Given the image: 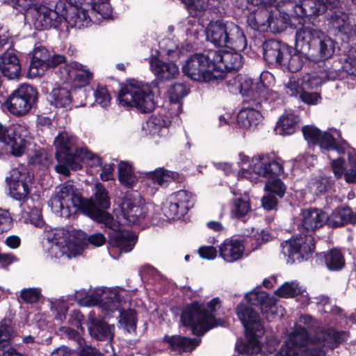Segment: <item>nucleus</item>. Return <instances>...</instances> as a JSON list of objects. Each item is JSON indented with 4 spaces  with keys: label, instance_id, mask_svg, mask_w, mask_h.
Instances as JSON below:
<instances>
[{
    "label": "nucleus",
    "instance_id": "f257e3e1",
    "mask_svg": "<svg viewBox=\"0 0 356 356\" xmlns=\"http://www.w3.org/2000/svg\"><path fill=\"white\" fill-rule=\"evenodd\" d=\"M297 326L282 346L277 356H325L328 349H334L343 341L344 333L332 329L319 330L312 337L307 329H312L315 321L309 315H302Z\"/></svg>",
    "mask_w": 356,
    "mask_h": 356
},
{
    "label": "nucleus",
    "instance_id": "f03ea898",
    "mask_svg": "<svg viewBox=\"0 0 356 356\" xmlns=\"http://www.w3.org/2000/svg\"><path fill=\"white\" fill-rule=\"evenodd\" d=\"M49 205L55 214L67 218L79 210L86 216L87 209L106 210L110 207V199L102 184H95L91 198L83 199L73 184L66 183L57 188L56 194L49 201Z\"/></svg>",
    "mask_w": 356,
    "mask_h": 356
},
{
    "label": "nucleus",
    "instance_id": "7ed1b4c3",
    "mask_svg": "<svg viewBox=\"0 0 356 356\" xmlns=\"http://www.w3.org/2000/svg\"><path fill=\"white\" fill-rule=\"evenodd\" d=\"M76 143V137L67 132L60 133L56 137L54 145L58 164L55 170L58 173L69 176L70 169H81L83 162L91 166H102L101 158L86 148H79Z\"/></svg>",
    "mask_w": 356,
    "mask_h": 356
},
{
    "label": "nucleus",
    "instance_id": "20e7f679",
    "mask_svg": "<svg viewBox=\"0 0 356 356\" xmlns=\"http://www.w3.org/2000/svg\"><path fill=\"white\" fill-rule=\"evenodd\" d=\"M346 74L356 76V49H350L340 60L320 61L318 68L303 75L300 81L304 89H312L327 81L343 79Z\"/></svg>",
    "mask_w": 356,
    "mask_h": 356
},
{
    "label": "nucleus",
    "instance_id": "39448f33",
    "mask_svg": "<svg viewBox=\"0 0 356 356\" xmlns=\"http://www.w3.org/2000/svg\"><path fill=\"white\" fill-rule=\"evenodd\" d=\"M282 165L267 156H259L252 158L248 168H241L239 176L246 178L252 182H257L259 178H267L266 188L282 197L285 193L286 186L277 176L283 172Z\"/></svg>",
    "mask_w": 356,
    "mask_h": 356
},
{
    "label": "nucleus",
    "instance_id": "423d86ee",
    "mask_svg": "<svg viewBox=\"0 0 356 356\" xmlns=\"http://www.w3.org/2000/svg\"><path fill=\"white\" fill-rule=\"evenodd\" d=\"M45 252L50 258L70 259L76 257L83 249V234L74 232L70 233L64 229L47 231Z\"/></svg>",
    "mask_w": 356,
    "mask_h": 356
},
{
    "label": "nucleus",
    "instance_id": "0eeeda50",
    "mask_svg": "<svg viewBox=\"0 0 356 356\" xmlns=\"http://www.w3.org/2000/svg\"><path fill=\"white\" fill-rule=\"evenodd\" d=\"M237 316L241 321L246 334L245 342H238L236 349L241 354L254 355L261 351L264 326L260 317L251 307L240 305L236 308Z\"/></svg>",
    "mask_w": 356,
    "mask_h": 356
},
{
    "label": "nucleus",
    "instance_id": "6e6552de",
    "mask_svg": "<svg viewBox=\"0 0 356 356\" xmlns=\"http://www.w3.org/2000/svg\"><path fill=\"white\" fill-rule=\"evenodd\" d=\"M219 303L218 298H213L207 303V309L197 302L185 307L181 316L182 324L191 327L194 334L204 335L210 329L221 324L213 314Z\"/></svg>",
    "mask_w": 356,
    "mask_h": 356
},
{
    "label": "nucleus",
    "instance_id": "1a4fd4ad",
    "mask_svg": "<svg viewBox=\"0 0 356 356\" xmlns=\"http://www.w3.org/2000/svg\"><path fill=\"white\" fill-rule=\"evenodd\" d=\"M87 216L92 219L102 223L108 229L109 243L114 248H118L121 252H129L134 247L136 235L128 230L120 229V225L114 217L105 210L100 211L87 209Z\"/></svg>",
    "mask_w": 356,
    "mask_h": 356
},
{
    "label": "nucleus",
    "instance_id": "9d476101",
    "mask_svg": "<svg viewBox=\"0 0 356 356\" xmlns=\"http://www.w3.org/2000/svg\"><path fill=\"white\" fill-rule=\"evenodd\" d=\"M119 104L124 107H135L144 113L152 112L155 107L154 94L147 86L130 83L118 94Z\"/></svg>",
    "mask_w": 356,
    "mask_h": 356
},
{
    "label": "nucleus",
    "instance_id": "9b49d317",
    "mask_svg": "<svg viewBox=\"0 0 356 356\" xmlns=\"http://www.w3.org/2000/svg\"><path fill=\"white\" fill-rule=\"evenodd\" d=\"M302 131L305 139L309 144L318 145L321 149L327 151L334 150L339 154L347 151L349 164L356 167L355 149L349 148L348 144L345 140L337 143L332 134L327 131L322 132L313 126H305Z\"/></svg>",
    "mask_w": 356,
    "mask_h": 356
},
{
    "label": "nucleus",
    "instance_id": "f8f14e48",
    "mask_svg": "<svg viewBox=\"0 0 356 356\" xmlns=\"http://www.w3.org/2000/svg\"><path fill=\"white\" fill-rule=\"evenodd\" d=\"M184 74L191 80L206 83H218L222 74H215L210 51L191 56L182 66Z\"/></svg>",
    "mask_w": 356,
    "mask_h": 356
},
{
    "label": "nucleus",
    "instance_id": "ddd939ff",
    "mask_svg": "<svg viewBox=\"0 0 356 356\" xmlns=\"http://www.w3.org/2000/svg\"><path fill=\"white\" fill-rule=\"evenodd\" d=\"M329 29L342 40L341 58H346L350 49H356V24L347 13L340 10L332 11L329 18Z\"/></svg>",
    "mask_w": 356,
    "mask_h": 356
},
{
    "label": "nucleus",
    "instance_id": "4468645a",
    "mask_svg": "<svg viewBox=\"0 0 356 356\" xmlns=\"http://www.w3.org/2000/svg\"><path fill=\"white\" fill-rule=\"evenodd\" d=\"M74 297L81 306H98L103 311H113L120 305L119 294L115 289L97 288L92 292L81 289L75 292Z\"/></svg>",
    "mask_w": 356,
    "mask_h": 356
},
{
    "label": "nucleus",
    "instance_id": "2eb2a0df",
    "mask_svg": "<svg viewBox=\"0 0 356 356\" xmlns=\"http://www.w3.org/2000/svg\"><path fill=\"white\" fill-rule=\"evenodd\" d=\"M35 0H31L26 7L19 4L11 5L16 9L24 11H33L34 17V26L37 29H48L57 28L64 20V15L59 14L56 10L57 6L51 5L48 7L43 4L35 3Z\"/></svg>",
    "mask_w": 356,
    "mask_h": 356
},
{
    "label": "nucleus",
    "instance_id": "dca6fc26",
    "mask_svg": "<svg viewBox=\"0 0 356 356\" xmlns=\"http://www.w3.org/2000/svg\"><path fill=\"white\" fill-rule=\"evenodd\" d=\"M281 252L287 262H300L312 254L315 248L314 238L312 234H297L281 243Z\"/></svg>",
    "mask_w": 356,
    "mask_h": 356
},
{
    "label": "nucleus",
    "instance_id": "f3484780",
    "mask_svg": "<svg viewBox=\"0 0 356 356\" xmlns=\"http://www.w3.org/2000/svg\"><path fill=\"white\" fill-rule=\"evenodd\" d=\"M37 98L35 89L29 84H22L4 102L5 108L15 116L26 114Z\"/></svg>",
    "mask_w": 356,
    "mask_h": 356
},
{
    "label": "nucleus",
    "instance_id": "a211bd4d",
    "mask_svg": "<svg viewBox=\"0 0 356 356\" xmlns=\"http://www.w3.org/2000/svg\"><path fill=\"white\" fill-rule=\"evenodd\" d=\"M269 104V99H248L238 113V125L245 129L256 128L262 122V109Z\"/></svg>",
    "mask_w": 356,
    "mask_h": 356
},
{
    "label": "nucleus",
    "instance_id": "6ab92c4d",
    "mask_svg": "<svg viewBox=\"0 0 356 356\" xmlns=\"http://www.w3.org/2000/svg\"><path fill=\"white\" fill-rule=\"evenodd\" d=\"M210 57L214 68L215 74L220 72L222 76L219 78L218 82L225 78V71L238 70L243 64V57L238 50H209Z\"/></svg>",
    "mask_w": 356,
    "mask_h": 356
},
{
    "label": "nucleus",
    "instance_id": "aec40b11",
    "mask_svg": "<svg viewBox=\"0 0 356 356\" xmlns=\"http://www.w3.org/2000/svg\"><path fill=\"white\" fill-rule=\"evenodd\" d=\"M33 176L24 166L12 169L10 177L7 178L10 195L15 200H24L30 193L28 183Z\"/></svg>",
    "mask_w": 356,
    "mask_h": 356
},
{
    "label": "nucleus",
    "instance_id": "412c9836",
    "mask_svg": "<svg viewBox=\"0 0 356 356\" xmlns=\"http://www.w3.org/2000/svg\"><path fill=\"white\" fill-rule=\"evenodd\" d=\"M59 73L63 83H74L79 87L88 84L92 76L86 66L75 61L65 63L59 70Z\"/></svg>",
    "mask_w": 356,
    "mask_h": 356
},
{
    "label": "nucleus",
    "instance_id": "4be33fe9",
    "mask_svg": "<svg viewBox=\"0 0 356 356\" xmlns=\"http://www.w3.org/2000/svg\"><path fill=\"white\" fill-rule=\"evenodd\" d=\"M339 2V0H303L294 6V13L299 17L319 15L336 7Z\"/></svg>",
    "mask_w": 356,
    "mask_h": 356
},
{
    "label": "nucleus",
    "instance_id": "5701e85b",
    "mask_svg": "<svg viewBox=\"0 0 356 356\" xmlns=\"http://www.w3.org/2000/svg\"><path fill=\"white\" fill-rule=\"evenodd\" d=\"M122 216L129 225H136L148 216L149 207L140 204L137 200L125 197L121 205Z\"/></svg>",
    "mask_w": 356,
    "mask_h": 356
},
{
    "label": "nucleus",
    "instance_id": "b1692460",
    "mask_svg": "<svg viewBox=\"0 0 356 356\" xmlns=\"http://www.w3.org/2000/svg\"><path fill=\"white\" fill-rule=\"evenodd\" d=\"M240 88H238V92L241 94L244 97L243 102L248 100V99H269L266 95L271 96L272 98L277 97V93L271 92L268 94L267 88L265 86L263 82L257 81L253 83L252 80L245 76H243L241 79Z\"/></svg>",
    "mask_w": 356,
    "mask_h": 356
},
{
    "label": "nucleus",
    "instance_id": "393cba45",
    "mask_svg": "<svg viewBox=\"0 0 356 356\" xmlns=\"http://www.w3.org/2000/svg\"><path fill=\"white\" fill-rule=\"evenodd\" d=\"M324 33L314 24H304L296 31V44L297 49L307 54L319 36Z\"/></svg>",
    "mask_w": 356,
    "mask_h": 356
},
{
    "label": "nucleus",
    "instance_id": "a878e982",
    "mask_svg": "<svg viewBox=\"0 0 356 356\" xmlns=\"http://www.w3.org/2000/svg\"><path fill=\"white\" fill-rule=\"evenodd\" d=\"M334 53V42L332 39L323 33L316 40L315 44L307 54L309 60L317 61L330 60L328 58Z\"/></svg>",
    "mask_w": 356,
    "mask_h": 356
},
{
    "label": "nucleus",
    "instance_id": "bb28decb",
    "mask_svg": "<svg viewBox=\"0 0 356 356\" xmlns=\"http://www.w3.org/2000/svg\"><path fill=\"white\" fill-rule=\"evenodd\" d=\"M88 329L90 336L100 341L111 340L114 336L115 326L104 320L89 315Z\"/></svg>",
    "mask_w": 356,
    "mask_h": 356
},
{
    "label": "nucleus",
    "instance_id": "cd10ccee",
    "mask_svg": "<svg viewBox=\"0 0 356 356\" xmlns=\"http://www.w3.org/2000/svg\"><path fill=\"white\" fill-rule=\"evenodd\" d=\"M0 71L9 79H18L20 76V61L13 49L7 50L0 56Z\"/></svg>",
    "mask_w": 356,
    "mask_h": 356
},
{
    "label": "nucleus",
    "instance_id": "c85d7f7f",
    "mask_svg": "<svg viewBox=\"0 0 356 356\" xmlns=\"http://www.w3.org/2000/svg\"><path fill=\"white\" fill-rule=\"evenodd\" d=\"M289 45L279 40L271 39L263 44L264 58L270 65H280Z\"/></svg>",
    "mask_w": 356,
    "mask_h": 356
},
{
    "label": "nucleus",
    "instance_id": "c756f323",
    "mask_svg": "<svg viewBox=\"0 0 356 356\" xmlns=\"http://www.w3.org/2000/svg\"><path fill=\"white\" fill-rule=\"evenodd\" d=\"M90 5L69 8L65 12L64 19L71 27L82 29L88 27L91 23L89 15Z\"/></svg>",
    "mask_w": 356,
    "mask_h": 356
},
{
    "label": "nucleus",
    "instance_id": "7c9ffc66",
    "mask_svg": "<svg viewBox=\"0 0 356 356\" xmlns=\"http://www.w3.org/2000/svg\"><path fill=\"white\" fill-rule=\"evenodd\" d=\"M302 227L307 232H314L322 227L327 220V214L318 209H308L302 211Z\"/></svg>",
    "mask_w": 356,
    "mask_h": 356
},
{
    "label": "nucleus",
    "instance_id": "2f4dec72",
    "mask_svg": "<svg viewBox=\"0 0 356 356\" xmlns=\"http://www.w3.org/2000/svg\"><path fill=\"white\" fill-rule=\"evenodd\" d=\"M300 117L293 110H286L277 122L275 131L281 136L291 135L299 128Z\"/></svg>",
    "mask_w": 356,
    "mask_h": 356
},
{
    "label": "nucleus",
    "instance_id": "473e14b6",
    "mask_svg": "<svg viewBox=\"0 0 356 356\" xmlns=\"http://www.w3.org/2000/svg\"><path fill=\"white\" fill-rule=\"evenodd\" d=\"M244 249L242 241L226 239L219 247L220 257L227 262H234L242 258Z\"/></svg>",
    "mask_w": 356,
    "mask_h": 356
},
{
    "label": "nucleus",
    "instance_id": "72a5a7b5",
    "mask_svg": "<svg viewBox=\"0 0 356 356\" xmlns=\"http://www.w3.org/2000/svg\"><path fill=\"white\" fill-rule=\"evenodd\" d=\"M150 69L158 79L170 80L179 74V68L174 63H165L156 57L149 60Z\"/></svg>",
    "mask_w": 356,
    "mask_h": 356
},
{
    "label": "nucleus",
    "instance_id": "f704fd0d",
    "mask_svg": "<svg viewBox=\"0 0 356 356\" xmlns=\"http://www.w3.org/2000/svg\"><path fill=\"white\" fill-rule=\"evenodd\" d=\"M305 60H309L307 54H302L296 47L293 48L289 46L287 53L284 54L279 66L294 73L302 68Z\"/></svg>",
    "mask_w": 356,
    "mask_h": 356
},
{
    "label": "nucleus",
    "instance_id": "c9c22d12",
    "mask_svg": "<svg viewBox=\"0 0 356 356\" xmlns=\"http://www.w3.org/2000/svg\"><path fill=\"white\" fill-rule=\"evenodd\" d=\"M227 42L225 47H230L238 51H243L246 48L247 40L243 30L236 24L227 21Z\"/></svg>",
    "mask_w": 356,
    "mask_h": 356
},
{
    "label": "nucleus",
    "instance_id": "e433bc0d",
    "mask_svg": "<svg viewBox=\"0 0 356 356\" xmlns=\"http://www.w3.org/2000/svg\"><path fill=\"white\" fill-rule=\"evenodd\" d=\"M49 51L42 46L35 47L30 63L29 72L33 76H41L47 70V63L49 58Z\"/></svg>",
    "mask_w": 356,
    "mask_h": 356
},
{
    "label": "nucleus",
    "instance_id": "4c0bfd02",
    "mask_svg": "<svg viewBox=\"0 0 356 356\" xmlns=\"http://www.w3.org/2000/svg\"><path fill=\"white\" fill-rule=\"evenodd\" d=\"M227 21H216L211 22L206 29V35L208 41L216 46L225 47L227 42Z\"/></svg>",
    "mask_w": 356,
    "mask_h": 356
},
{
    "label": "nucleus",
    "instance_id": "58836bf2",
    "mask_svg": "<svg viewBox=\"0 0 356 356\" xmlns=\"http://www.w3.org/2000/svg\"><path fill=\"white\" fill-rule=\"evenodd\" d=\"M147 176L151 184H154L153 188L158 190L159 187H166L169 183L177 180L179 175L177 172L159 168L149 172Z\"/></svg>",
    "mask_w": 356,
    "mask_h": 356
},
{
    "label": "nucleus",
    "instance_id": "ea45409f",
    "mask_svg": "<svg viewBox=\"0 0 356 356\" xmlns=\"http://www.w3.org/2000/svg\"><path fill=\"white\" fill-rule=\"evenodd\" d=\"M348 222L356 223V215L348 207L337 208L330 216H327L326 220L327 225L333 228L341 227Z\"/></svg>",
    "mask_w": 356,
    "mask_h": 356
},
{
    "label": "nucleus",
    "instance_id": "a19ab883",
    "mask_svg": "<svg viewBox=\"0 0 356 356\" xmlns=\"http://www.w3.org/2000/svg\"><path fill=\"white\" fill-rule=\"evenodd\" d=\"M335 179L331 176L321 175L312 178L308 184L309 191L316 195L334 191Z\"/></svg>",
    "mask_w": 356,
    "mask_h": 356
},
{
    "label": "nucleus",
    "instance_id": "79ce46f5",
    "mask_svg": "<svg viewBox=\"0 0 356 356\" xmlns=\"http://www.w3.org/2000/svg\"><path fill=\"white\" fill-rule=\"evenodd\" d=\"M120 298V305L118 309L113 311H104L106 315H108L110 312L115 311L119 312V321L118 325L120 327L123 328L128 332H134L136 329L137 317L136 313L134 309H121L122 298L119 295Z\"/></svg>",
    "mask_w": 356,
    "mask_h": 356
},
{
    "label": "nucleus",
    "instance_id": "37998d69",
    "mask_svg": "<svg viewBox=\"0 0 356 356\" xmlns=\"http://www.w3.org/2000/svg\"><path fill=\"white\" fill-rule=\"evenodd\" d=\"M48 101L56 108H72V96L67 88L58 87L54 88L48 95Z\"/></svg>",
    "mask_w": 356,
    "mask_h": 356
},
{
    "label": "nucleus",
    "instance_id": "c03bdc74",
    "mask_svg": "<svg viewBox=\"0 0 356 356\" xmlns=\"http://www.w3.org/2000/svg\"><path fill=\"white\" fill-rule=\"evenodd\" d=\"M165 340L175 350L190 351L194 350L200 343V339L188 338L180 335L166 336Z\"/></svg>",
    "mask_w": 356,
    "mask_h": 356
},
{
    "label": "nucleus",
    "instance_id": "a18cd8bd",
    "mask_svg": "<svg viewBox=\"0 0 356 356\" xmlns=\"http://www.w3.org/2000/svg\"><path fill=\"white\" fill-rule=\"evenodd\" d=\"M270 15L266 10L250 13L248 17L249 26L260 32L269 31Z\"/></svg>",
    "mask_w": 356,
    "mask_h": 356
},
{
    "label": "nucleus",
    "instance_id": "49530a36",
    "mask_svg": "<svg viewBox=\"0 0 356 356\" xmlns=\"http://www.w3.org/2000/svg\"><path fill=\"white\" fill-rule=\"evenodd\" d=\"M118 179L120 184L127 188H133L138 181V177L134 171L131 163L120 161L118 165Z\"/></svg>",
    "mask_w": 356,
    "mask_h": 356
},
{
    "label": "nucleus",
    "instance_id": "de8ad7c7",
    "mask_svg": "<svg viewBox=\"0 0 356 356\" xmlns=\"http://www.w3.org/2000/svg\"><path fill=\"white\" fill-rule=\"evenodd\" d=\"M62 330L68 339L73 340L76 343L78 348H82L80 356H102V355L95 348H83L85 343L84 339L76 330L68 327H63Z\"/></svg>",
    "mask_w": 356,
    "mask_h": 356
},
{
    "label": "nucleus",
    "instance_id": "09e8293b",
    "mask_svg": "<svg viewBox=\"0 0 356 356\" xmlns=\"http://www.w3.org/2000/svg\"><path fill=\"white\" fill-rule=\"evenodd\" d=\"M305 291L302 286L296 281L286 282L275 291V294L280 298H289L302 294Z\"/></svg>",
    "mask_w": 356,
    "mask_h": 356
},
{
    "label": "nucleus",
    "instance_id": "8fccbe9b",
    "mask_svg": "<svg viewBox=\"0 0 356 356\" xmlns=\"http://www.w3.org/2000/svg\"><path fill=\"white\" fill-rule=\"evenodd\" d=\"M171 200H173L180 207L181 214H186L193 207L194 197L191 193L186 190H180L172 193Z\"/></svg>",
    "mask_w": 356,
    "mask_h": 356
},
{
    "label": "nucleus",
    "instance_id": "3c124183",
    "mask_svg": "<svg viewBox=\"0 0 356 356\" xmlns=\"http://www.w3.org/2000/svg\"><path fill=\"white\" fill-rule=\"evenodd\" d=\"M168 122L162 116H152L145 123L143 129L152 136H160L165 131Z\"/></svg>",
    "mask_w": 356,
    "mask_h": 356
},
{
    "label": "nucleus",
    "instance_id": "603ef678",
    "mask_svg": "<svg viewBox=\"0 0 356 356\" xmlns=\"http://www.w3.org/2000/svg\"><path fill=\"white\" fill-rule=\"evenodd\" d=\"M325 261L330 270L337 271L342 269L345 265V259L341 251L332 249L325 254Z\"/></svg>",
    "mask_w": 356,
    "mask_h": 356
},
{
    "label": "nucleus",
    "instance_id": "864d4df0",
    "mask_svg": "<svg viewBox=\"0 0 356 356\" xmlns=\"http://www.w3.org/2000/svg\"><path fill=\"white\" fill-rule=\"evenodd\" d=\"M251 210L250 200L246 197H238L233 200L231 216L235 218L245 217Z\"/></svg>",
    "mask_w": 356,
    "mask_h": 356
},
{
    "label": "nucleus",
    "instance_id": "5fc2aeb1",
    "mask_svg": "<svg viewBox=\"0 0 356 356\" xmlns=\"http://www.w3.org/2000/svg\"><path fill=\"white\" fill-rule=\"evenodd\" d=\"M22 130L17 134H15L11 138L8 139L6 145L10 148V153L15 156H22L26 148V140L24 138L25 134H22Z\"/></svg>",
    "mask_w": 356,
    "mask_h": 356
},
{
    "label": "nucleus",
    "instance_id": "6e6d98bb",
    "mask_svg": "<svg viewBox=\"0 0 356 356\" xmlns=\"http://www.w3.org/2000/svg\"><path fill=\"white\" fill-rule=\"evenodd\" d=\"M270 31L273 33H280L287 28L290 23V17L288 14L279 12L278 15H270Z\"/></svg>",
    "mask_w": 356,
    "mask_h": 356
},
{
    "label": "nucleus",
    "instance_id": "4d7b16f0",
    "mask_svg": "<svg viewBox=\"0 0 356 356\" xmlns=\"http://www.w3.org/2000/svg\"><path fill=\"white\" fill-rule=\"evenodd\" d=\"M247 301L252 305H259L261 307V311H264L263 306L267 307L270 305L268 294L265 291L254 289L245 294Z\"/></svg>",
    "mask_w": 356,
    "mask_h": 356
},
{
    "label": "nucleus",
    "instance_id": "13d9d810",
    "mask_svg": "<svg viewBox=\"0 0 356 356\" xmlns=\"http://www.w3.org/2000/svg\"><path fill=\"white\" fill-rule=\"evenodd\" d=\"M89 5L92 13L99 14L104 19H108L112 15V8L108 0H92Z\"/></svg>",
    "mask_w": 356,
    "mask_h": 356
},
{
    "label": "nucleus",
    "instance_id": "bf43d9fd",
    "mask_svg": "<svg viewBox=\"0 0 356 356\" xmlns=\"http://www.w3.org/2000/svg\"><path fill=\"white\" fill-rule=\"evenodd\" d=\"M189 92L187 86L183 83H176L171 86L168 90L170 101L172 103H178Z\"/></svg>",
    "mask_w": 356,
    "mask_h": 356
},
{
    "label": "nucleus",
    "instance_id": "052dcab7",
    "mask_svg": "<svg viewBox=\"0 0 356 356\" xmlns=\"http://www.w3.org/2000/svg\"><path fill=\"white\" fill-rule=\"evenodd\" d=\"M194 16L200 15L208 7V0H180Z\"/></svg>",
    "mask_w": 356,
    "mask_h": 356
},
{
    "label": "nucleus",
    "instance_id": "680f3d73",
    "mask_svg": "<svg viewBox=\"0 0 356 356\" xmlns=\"http://www.w3.org/2000/svg\"><path fill=\"white\" fill-rule=\"evenodd\" d=\"M13 332V329L10 320L5 319L0 323V348L9 344Z\"/></svg>",
    "mask_w": 356,
    "mask_h": 356
},
{
    "label": "nucleus",
    "instance_id": "e2e57ef3",
    "mask_svg": "<svg viewBox=\"0 0 356 356\" xmlns=\"http://www.w3.org/2000/svg\"><path fill=\"white\" fill-rule=\"evenodd\" d=\"M163 213L168 220H175L179 218V216H184L181 214L180 207L175 202L171 200L170 196L168 202L164 205L163 208Z\"/></svg>",
    "mask_w": 356,
    "mask_h": 356
},
{
    "label": "nucleus",
    "instance_id": "0e129e2a",
    "mask_svg": "<svg viewBox=\"0 0 356 356\" xmlns=\"http://www.w3.org/2000/svg\"><path fill=\"white\" fill-rule=\"evenodd\" d=\"M22 130H23V127L19 125L6 127L0 123V142L6 145L8 139L11 138L13 135L19 134Z\"/></svg>",
    "mask_w": 356,
    "mask_h": 356
},
{
    "label": "nucleus",
    "instance_id": "69168bd1",
    "mask_svg": "<svg viewBox=\"0 0 356 356\" xmlns=\"http://www.w3.org/2000/svg\"><path fill=\"white\" fill-rule=\"evenodd\" d=\"M285 92L289 96H296L300 95L304 89L300 79L291 77L288 83L284 86Z\"/></svg>",
    "mask_w": 356,
    "mask_h": 356
},
{
    "label": "nucleus",
    "instance_id": "338daca9",
    "mask_svg": "<svg viewBox=\"0 0 356 356\" xmlns=\"http://www.w3.org/2000/svg\"><path fill=\"white\" fill-rule=\"evenodd\" d=\"M95 102L102 108H107L110 105L111 96L104 87H98L94 92Z\"/></svg>",
    "mask_w": 356,
    "mask_h": 356
},
{
    "label": "nucleus",
    "instance_id": "774afa93",
    "mask_svg": "<svg viewBox=\"0 0 356 356\" xmlns=\"http://www.w3.org/2000/svg\"><path fill=\"white\" fill-rule=\"evenodd\" d=\"M41 296V291L38 288H28L21 291L20 297L26 303L36 302Z\"/></svg>",
    "mask_w": 356,
    "mask_h": 356
}]
</instances>
